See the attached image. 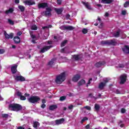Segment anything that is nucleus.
<instances>
[{"instance_id":"1","label":"nucleus","mask_w":129,"mask_h":129,"mask_svg":"<svg viewBox=\"0 0 129 129\" xmlns=\"http://www.w3.org/2000/svg\"><path fill=\"white\" fill-rule=\"evenodd\" d=\"M65 80H66V72H63L56 76L55 81L56 84H61Z\"/></svg>"},{"instance_id":"2","label":"nucleus","mask_w":129,"mask_h":129,"mask_svg":"<svg viewBox=\"0 0 129 129\" xmlns=\"http://www.w3.org/2000/svg\"><path fill=\"white\" fill-rule=\"evenodd\" d=\"M9 108L13 111H20L23 109V106L19 104L13 103L9 104Z\"/></svg>"},{"instance_id":"3","label":"nucleus","mask_w":129,"mask_h":129,"mask_svg":"<svg viewBox=\"0 0 129 129\" xmlns=\"http://www.w3.org/2000/svg\"><path fill=\"white\" fill-rule=\"evenodd\" d=\"M117 44L115 39H112L110 40H105L102 41L101 42V44L102 46H104V45H107L108 46H116Z\"/></svg>"},{"instance_id":"4","label":"nucleus","mask_w":129,"mask_h":129,"mask_svg":"<svg viewBox=\"0 0 129 129\" xmlns=\"http://www.w3.org/2000/svg\"><path fill=\"white\" fill-rule=\"evenodd\" d=\"M41 100V98L37 96H32L28 99V101L30 103H37Z\"/></svg>"},{"instance_id":"5","label":"nucleus","mask_w":129,"mask_h":129,"mask_svg":"<svg viewBox=\"0 0 129 129\" xmlns=\"http://www.w3.org/2000/svg\"><path fill=\"white\" fill-rule=\"evenodd\" d=\"M52 12V9L50 7H47L46 8V11L43 12L44 15L45 17H49L52 16V13H51Z\"/></svg>"},{"instance_id":"6","label":"nucleus","mask_w":129,"mask_h":129,"mask_svg":"<svg viewBox=\"0 0 129 129\" xmlns=\"http://www.w3.org/2000/svg\"><path fill=\"white\" fill-rule=\"evenodd\" d=\"M127 78V76L125 74L121 75L120 76V84H124L125 82H126V78Z\"/></svg>"},{"instance_id":"7","label":"nucleus","mask_w":129,"mask_h":129,"mask_svg":"<svg viewBox=\"0 0 129 129\" xmlns=\"http://www.w3.org/2000/svg\"><path fill=\"white\" fill-rule=\"evenodd\" d=\"M14 78L15 80L17 82L20 81L21 82H23L24 81H26V79L22 76H14Z\"/></svg>"},{"instance_id":"8","label":"nucleus","mask_w":129,"mask_h":129,"mask_svg":"<svg viewBox=\"0 0 129 129\" xmlns=\"http://www.w3.org/2000/svg\"><path fill=\"white\" fill-rule=\"evenodd\" d=\"M60 28L61 29V30H62L63 31L65 30H68L69 31H73V30H74V27L71 26H63L60 27Z\"/></svg>"},{"instance_id":"9","label":"nucleus","mask_w":129,"mask_h":129,"mask_svg":"<svg viewBox=\"0 0 129 129\" xmlns=\"http://www.w3.org/2000/svg\"><path fill=\"white\" fill-rule=\"evenodd\" d=\"M50 48H53V46H45L41 49L40 53H45V52H46V51H48V50H50Z\"/></svg>"},{"instance_id":"10","label":"nucleus","mask_w":129,"mask_h":129,"mask_svg":"<svg viewBox=\"0 0 129 129\" xmlns=\"http://www.w3.org/2000/svg\"><path fill=\"white\" fill-rule=\"evenodd\" d=\"M30 35L31 37L32 38V40L31 41V42L32 44H37V42H36V41H37V40H38L37 39V37L36 36V35L33 34V33L30 32Z\"/></svg>"},{"instance_id":"11","label":"nucleus","mask_w":129,"mask_h":129,"mask_svg":"<svg viewBox=\"0 0 129 129\" xmlns=\"http://www.w3.org/2000/svg\"><path fill=\"white\" fill-rule=\"evenodd\" d=\"M83 57L82 54H74L73 55V59H74L76 61H78V60L82 59Z\"/></svg>"},{"instance_id":"12","label":"nucleus","mask_w":129,"mask_h":129,"mask_svg":"<svg viewBox=\"0 0 129 129\" xmlns=\"http://www.w3.org/2000/svg\"><path fill=\"white\" fill-rule=\"evenodd\" d=\"M38 9H45V8H48V3H39L38 5Z\"/></svg>"},{"instance_id":"13","label":"nucleus","mask_w":129,"mask_h":129,"mask_svg":"<svg viewBox=\"0 0 129 129\" xmlns=\"http://www.w3.org/2000/svg\"><path fill=\"white\" fill-rule=\"evenodd\" d=\"M4 36L5 37V38L7 40H9V39H13L14 38V34L10 33V35H9L7 31L4 32Z\"/></svg>"},{"instance_id":"14","label":"nucleus","mask_w":129,"mask_h":129,"mask_svg":"<svg viewBox=\"0 0 129 129\" xmlns=\"http://www.w3.org/2000/svg\"><path fill=\"white\" fill-rule=\"evenodd\" d=\"M122 51L124 54H129V46L124 45L123 48H122Z\"/></svg>"},{"instance_id":"15","label":"nucleus","mask_w":129,"mask_h":129,"mask_svg":"<svg viewBox=\"0 0 129 129\" xmlns=\"http://www.w3.org/2000/svg\"><path fill=\"white\" fill-rule=\"evenodd\" d=\"M103 65H105V61H99L95 63V66L97 67V68H99V67H101V66H103Z\"/></svg>"},{"instance_id":"16","label":"nucleus","mask_w":129,"mask_h":129,"mask_svg":"<svg viewBox=\"0 0 129 129\" xmlns=\"http://www.w3.org/2000/svg\"><path fill=\"white\" fill-rule=\"evenodd\" d=\"M81 76L80 75L77 74L74 76L72 80L74 82H77L80 79Z\"/></svg>"},{"instance_id":"17","label":"nucleus","mask_w":129,"mask_h":129,"mask_svg":"<svg viewBox=\"0 0 129 129\" xmlns=\"http://www.w3.org/2000/svg\"><path fill=\"white\" fill-rule=\"evenodd\" d=\"M24 4L27 6H33V5H36V3L32 0L26 1L24 2Z\"/></svg>"},{"instance_id":"18","label":"nucleus","mask_w":129,"mask_h":129,"mask_svg":"<svg viewBox=\"0 0 129 129\" xmlns=\"http://www.w3.org/2000/svg\"><path fill=\"white\" fill-rule=\"evenodd\" d=\"M64 121L65 119H64V118H62L59 119H57L55 120V124H57V125H58L59 124H62V123H63V122H64Z\"/></svg>"},{"instance_id":"19","label":"nucleus","mask_w":129,"mask_h":129,"mask_svg":"<svg viewBox=\"0 0 129 129\" xmlns=\"http://www.w3.org/2000/svg\"><path fill=\"white\" fill-rule=\"evenodd\" d=\"M63 10L64 9H63V8H60L59 9L55 8L54 9L55 12H56L57 15H61L62 13H63Z\"/></svg>"},{"instance_id":"20","label":"nucleus","mask_w":129,"mask_h":129,"mask_svg":"<svg viewBox=\"0 0 129 129\" xmlns=\"http://www.w3.org/2000/svg\"><path fill=\"white\" fill-rule=\"evenodd\" d=\"M17 96H19L20 97L21 100H26V97L25 96L22 95V93L20 91H18L17 92Z\"/></svg>"},{"instance_id":"21","label":"nucleus","mask_w":129,"mask_h":129,"mask_svg":"<svg viewBox=\"0 0 129 129\" xmlns=\"http://www.w3.org/2000/svg\"><path fill=\"white\" fill-rule=\"evenodd\" d=\"M18 68V65H15L11 67V71L13 74H16L17 71H18L17 69Z\"/></svg>"},{"instance_id":"22","label":"nucleus","mask_w":129,"mask_h":129,"mask_svg":"<svg viewBox=\"0 0 129 129\" xmlns=\"http://www.w3.org/2000/svg\"><path fill=\"white\" fill-rule=\"evenodd\" d=\"M113 2H114V0H101V4L109 5V4L113 3Z\"/></svg>"},{"instance_id":"23","label":"nucleus","mask_w":129,"mask_h":129,"mask_svg":"<svg viewBox=\"0 0 129 129\" xmlns=\"http://www.w3.org/2000/svg\"><path fill=\"white\" fill-rule=\"evenodd\" d=\"M15 10L13 8H9V10H7L5 11L6 15H9V14H13L14 13Z\"/></svg>"},{"instance_id":"24","label":"nucleus","mask_w":129,"mask_h":129,"mask_svg":"<svg viewBox=\"0 0 129 129\" xmlns=\"http://www.w3.org/2000/svg\"><path fill=\"white\" fill-rule=\"evenodd\" d=\"M14 41L15 44H20L21 43V38L19 36H15L14 37Z\"/></svg>"},{"instance_id":"25","label":"nucleus","mask_w":129,"mask_h":129,"mask_svg":"<svg viewBox=\"0 0 129 129\" xmlns=\"http://www.w3.org/2000/svg\"><path fill=\"white\" fill-rule=\"evenodd\" d=\"M82 4L86 7V9H88V10H91V8L90 7V6L89 5V4L88 3H85V2L82 1Z\"/></svg>"},{"instance_id":"26","label":"nucleus","mask_w":129,"mask_h":129,"mask_svg":"<svg viewBox=\"0 0 129 129\" xmlns=\"http://www.w3.org/2000/svg\"><path fill=\"white\" fill-rule=\"evenodd\" d=\"M58 108V106L56 105H52L49 106V110H55V109H57Z\"/></svg>"},{"instance_id":"27","label":"nucleus","mask_w":129,"mask_h":129,"mask_svg":"<svg viewBox=\"0 0 129 129\" xmlns=\"http://www.w3.org/2000/svg\"><path fill=\"white\" fill-rule=\"evenodd\" d=\"M40 125V123L38 121H35L33 122V126L34 128H38V126Z\"/></svg>"},{"instance_id":"28","label":"nucleus","mask_w":129,"mask_h":129,"mask_svg":"<svg viewBox=\"0 0 129 129\" xmlns=\"http://www.w3.org/2000/svg\"><path fill=\"white\" fill-rule=\"evenodd\" d=\"M86 82L84 80H81L78 83V84L79 86H81V85H83V84H85Z\"/></svg>"},{"instance_id":"29","label":"nucleus","mask_w":129,"mask_h":129,"mask_svg":"<svg viewBox=\"0 0 129 129\" xmlns=\"http://www.w3.org/2000/svg\"><path fill=\"white\" fill-rule=\"evenodd\" d=\"M105 86V83L101 82L99 85V89H103V88Z\"/></svg>"},{"instance_id":"30","label":"nucleus","mask_w":129,"mask_h":129,"mask_svg":"<svg viewBox=\"0 0 129 129\" xmlns=\"http://www.w3.org/2000/svg\"><path fill=\"white\" fill-rule=\"evenodd\" d=\"M55 61H56V58H52V59L48 63V65H49V66H52V65H53V64H54V62H55Z\"/></svg>"},{"instance_id":"31","label":"nucleus","mask_w":129,"mask_h":129,"mask_svg":"<svg viewBox=\"0 0 129 129\" xmlns=\"http://www.w3.org/2000/svg\"><path fill=\"white\" fill-rule=\"evenodd\" d=\"M18 9H19V10H20V12H21L22 13H23V12H25V7H24L22 5H20L18 6Z\"/></svg>"},{"instance_id":"32","label":"nucleus","mask_w":129,"mask_h":129,"mask_svg":"<svg viewBox=\"0 0 129 129\" xmlns=\"http://www.w3.org/2000/svg\"><path fill=\"white\" fill-rule=\"evenodd\" d=\"M31 29L33 31H37V30H38V27H37V25H33L31 26Z\"/></svg>"},{"instance_id":"33","label":"nucleus","mask_w":129,"mask_h":129,"mask_svg":"<svg viewBox=\"0 0 129 129\" xmlns=\"http://www.w3.org/2000/svg\"><path fill=\"white\" fill-rule=\"evenodd\" d=\"M94 108H95V110H96V111H98V110H99V109H100V106H99V105H98L97 104H95Z\"/></svg>"},{"instance_id":"34","label":"nucleus","mask_w":129,"mask_h":129,"mask_svg":"<svg viewBox=\"0 0 129 129\" xmlns=\"http://www.w3.org/2000/svg\"><path fill=\"white\" fill-rule=\"evenodd\" d=\"M8 23L10 24V25H15V22L14 21H13V20L10 19H8Z\"/></svg>"},{"instance_id":"35","label":"nucleus","mask_w":129,"mask_h":129,"mask_svg":"<svg viewBox=\"0 0 129 129\" xmlns=\"http://www.w3.org/2000/svg\"><path fill=\"white\" fill-rule=\"evenodd\" d=\"M82 32L83 34H87V33H88V30H87L86 28H84L82 30Z\"/></svg>"},{"instance_id":"36","label":"nucleus","mask_w":129,"mask_h":129,"mask_svg":"<svg viewBox=\"0 0 129 129\" xmlns=\"http://www.w3.org/2000/svg\"><path fill=\"white\" fill-rule=\"evenodd\" d=\"M2 117L3 118H8L9 117V114H2Z\"/></svg>"},{"instance_id":"37","label":"nucleus","mask_w":129,"mask_h":129,"mask_svg":"<svg viewBox=\"0 0 129 129\" xmlns=\"http://www.w3.org/2000/svg\"><path fill=\"white\" fill-rule=\"evenodd\" d=\"M114 36L115 38H118V37H119V31H117L115 33H114Z\"/></svg>"},{"instance_id":"38","label":"nucleus","mask_w":129,"mask_h":129,"mask_svg":"<svg viewBox=\"0 0 129 129\" xmlns=\"http://www.w3.org/2000/svg\"><path fill=\"white\" fill-rule=\"evenodd\" d=\"M67 43V40H64L63 42H61V47H64V46H65V45H66V44Z\"/></svg>"},{"instance_id":"39","label":"nucleus","mask_w":129,"mask_h":129,"mask_svg":"<svg viewBox=\"0 0 129 129\" xmlns=\"http://www.w3.org/2000/svg\"><path fill=\"white\" fill-rule=\"evenodd\" d=\"M65 99H66V97L65 96H61L59 98V100L60 101H64V100H65Z\"/></svg>"},{"instance_id":"40","label":"nucleus","mask_w":129,"mask_h":129,"mask_svg":"<svg viewBox=\"0 0 129 129\" xmlns=\"http://www.w3.org/2000/svg\"><path fill=\"white\" fill-rule=\"evenodd\" d=\"M129 6V1H126L124 4V8H127Z\"/></svg>"},{"instance_id":"41","label":"nucleus","mask_w":129,"mask_h":129,"mask_svg":"<svg viewBox=\"0 0 129 129\" xmlns=\"http://www.w3.org/2000/svg\"><path fill=\"white\" fill-rule=\"evenodd\" d=\"M85 120H88V118L87 117H85L82 119V123H83V122H84Z\"/></svg>"},{"instance_id":"42","label":"nucleus","mask_w":129,"mask_h":129,"mask_svg":"<svg viewBox=\"0 0 129 129\" xmlns=\"http://www.w3.org/2000/svg\"><path fill=\"white\" fill-rule=\"evenodd\" d=\"M91 81H92V78H90L89 79L87 84V85H86V87H88V85L89 84H91Z\"/></svg>"},{"instance_id":"43","label":"nucleus","mask_w":129,"mask_h":129,"mask_svg":"<svg viewBox=\"0 0 129 129\" xmlns=\"http://www.w3.org/2000/svg\"><path fill=\"white\" fill-rule=\"evenodd\" d=\"M84 108H86L87 110H91V107L89 106H86L84 107Z\"/></svg>"},{"instance_id":"44","label":"nucleus","mask_w":129,"mask_h":129,"mask_svg":"<svg viewBox=\"0 0 129 129\" xmlns=\"http://www.w3.org/2000/svg\"><path fill=\"white\" fill-rule=\"evenodd\" d=\"M117 68H124V64H119L118 66L117 67Z\"/></svg>"},{"instance_id":"45","label":"nucleus","mask_w":129,"mask_h":129,"mask_svg":"<svg viewBox=\"0 0 129 129\" xmlns=\"http://www.w3.org/2000/svg\"><path fill=\"white\" fill-rule=\"evenodd\" d=\"M89 97H91L92 98V97H93V98H95V99H97V98H95V97L93 96V95L92 94V93H90L89 94Z\"/></svg>"},{"instance_id":"46","label":"nucleus","mask_w":129,"mask_h":129,"mask_svg":"<svg viewBox=\"0 0 129 129\" xmlns=\"http://www.w3.org/2000/svg\"><path fill=\"white\" fill-rule=\"evenodd\" d=\"M125 111H126V110H125V109L122 108L121 109V112L122 113H125Z\"/></svg>"},{"instance_id":"47","label":"nucleus","mask_w":129,"mask_h":129,"mask_svg":"<svg viewBox=\"0 0 129 129\" xmlns=\"http://www.w3.org/2000/svg\"><path fill=\"white\" fill-rule=\"evenodd\" d=\"M71 17V16L70 14H67L66 16L67 20H69V19H70Z\"/></svg>"},{"instance_id":"48","label":"nucleus","mask_w":129,"mask_h":129,"mask_svg":"<svg viewBox=\"0 0 129 129\" xmlns=\"http://www.w3.org/2000/svg\"><path fill=\"white\" fill-rule=\"evenodd\" d=\"M5 52V49H0V54H4Z\"/></svg>"},{"instance_id":"49","label":"nucleus","mask_w":129,"mask_h":129,"mask_svg":"<svg viewBox=\"0 0 129 129\" xmlns=\"http://www.w3.org/2000/svg\"><path fill=\"white\" fill-rule=\"evenodd\" d=\"M121 14L123 15V16H125V15H126V11L124 10L122 11Z\"/></svg>"},{"instance_id":"50","label":"nucleus","mask_w":129,"mask_h":129,"mask_svg":"<svg viewBox=\"0 0 129 129\" xmlns=\"http://www.w3.org/2000/svg\"><path fill=\"white\" fill-rule=\"evenodd\" d=\"M73 107H74V106H73V105H71L70 106H69L68 107V108L71 110V109H72V108H73Z\"/></svg>"},{"instance_id":"51","label":"nucleus","mask_w":129,"mask_h":129,"mask_svg":"<svg viewBox=\"0 0 129 129\" xmlns=\"http://www.w3.org/2000/svg\"><path fill=\"white\" fill-rule=\"evenodd\" d=\"M62 4V0H57V5H61Z\"/></svg>"},{"instance_id":"52","label":"nucleus","mask_w":129,"mask_h":129,"mask_svg":"<svg viewBox=\"0 0 129 129\" xmlns=\"http://www.w3.org/2000/svg\"><path fill=\"white\" fill-rule=\"evenodd\" d=\"M22 34H23L22 31H19V32H17V35L18 36H21L22 35Z\"/></svg>"},{"instance_id":"53","label":"nucleus","mask_w":129,"mask_h":129,"mask_svg":"<svg viewBox=\"0 0 129 129\" xmlns=\"http://www.w3.org/2000/svg\"><path fill=\"white\" fill-rule=\"evenodd\" d=\"M41 108H45L46 107V104H42L41 105Z\"/></svg>"},{"instance_id":"54","label":"nucleus","mask_w":129,"mask_h":129,"mask_svg":"<svg viewBox=\"0 0 129 129\" xmlns=\"http://www.w3.org/2000/svg\"><path fill=\"white\" fill-rule=\"evenodd\" d=\"M115 93H116V94H120V92L119 91V89L116 90Z\"/></svg>"},{"instance_id":"55","label":"nucleus","mask_w":129,"mask_h":129,"mask_svg":"<svg viewBox=\"0 0 129 129\" xmlns=\"http://www.w3.org/2000/svg\"><path fill=\"white\" fill-rule=\"evenodd\" d=\"M65 52V48H61L60 50V53H64Z\"/></svg>"},{"instance_id":"56","label":"nucleus","mask_w":129,"mask_h":129,"mask_svg":"<svg viewBox=\"0 0 129 129\" xmlns=\"http://www.w3.org/2000/svg\"><path fill=\"white\" fill-rule=\"evenodd\" d=\"M85 127L86 129L90 128V125L89 124H88L87 125H86Z\"/></svg>"},{"instance_id":"57","label":"nucleus","mask_w":129,"mask_h":129,"mask_svg":"<svg viewBox=\"0 0 129 129\" xmlns=\"http://www.w3.org/2000/svg\"><path fill=\"white\" fill-rule=\"evenodd\" d=\"M42 103H43V104H45V103H46V100L44 99H43L42 100Z\"/></svg>"},{"instance_id":"58","label":"nucleus","mask_w":129,"mask_h":129,"mask_svg":"<svg viewBox=\"0 0 129 129\" xmlns=\"http://www.w3.org/2000/svg\"><path fill=\"white\" fill-rule=\"evenodd\" d=\"M17 129H25V127H24L22 126H20L17 127Z\"/></svg>"},{"instance_id":"59","label":"nucleus","mask_w":129,"mask_h":129,"mask_svg":"<svg viewBox=\"0 0 129 129\" xmlns=\"http://www.w3.org/2000/svg\"><path fill=\"white\" fill-rule=\"evenodd\" d=\"M15 4H20V0H15Z\"/></svg>"},{"instance_id":"60","label":"nucleus","mask_w":129,"mask_h":129,"mask_svg":"<svg viewBox=\"0 0 129 129\" xmlns=\"http://www.w3.org/2000/svg\"><path fill=\"white\" fill-rule=\"evenodd\" d=\"M52 41H47V44H48L49 45H52Z\"/></svg>"},{"instance_id":"61","label":"nucleus","mask_w":129,"mask_h":129,"mask_svg":"<svg viewBox=\"0 0 129 129\" xmlns=\"http://www.w3.org/2000/svg\"><path fill=\"white\" fill-rule=\"evenodd\" d=\"M97 7L102 8V5H101V4H97Z\"/></svg>"},{"instance_id":"62","label":"nucleus","mask_w":129,"mask_h":129,"mask_svg":"<svg viewBox=\"0 0 129 129\" xmlns=\"http://www.w3.org/2000/svg\"><path fill=\"white\" fill-rule=\"evenodd\" d=\"M105 17H108V16H109V14H108V13H106L105 14Z\"/></svg>"},{"instance_id":"63","label":"nucleus","mask_w":129,"mask_h":129,"mask_svg":"<svg viewBox=\"0 0 129 129\" xmlns=\"http://www.w3.org/2000/svg\"><path fill=\"white\" fill-rule=\"evenodd\" d=\"M48 26H44L42 27V29L43 30H45V29H48Z\"/></svg>"},{"instance_id":"64","label":"nucleus","mask_w":129,"mask_h":129,"mask_svg":"<svg viewBox=\"0 0 129 129\" xmlns=\"http://www.w3.org/2000/svg\"><path fill=\"white\" fill-rule=\"evenodd\" d=\"M25 96H26V97L30 96V94L25 93Z\"/></svg>"}]
</instances>
